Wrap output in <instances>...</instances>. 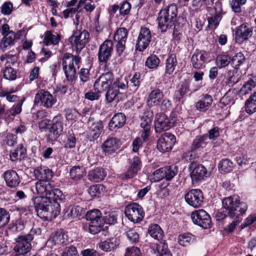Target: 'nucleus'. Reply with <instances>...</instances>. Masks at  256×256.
<instances>
[{"label": "nucleus", "instance_id": "obj_19", "mask_svg": "<svg viewBox=\"0 0 256 256\" xmlns=\"http://www.w3.org/2000/svg\"><path fill=\"white\" fill-rule=\"evenodd\" d=\"M208 57V54L206 52L198 50H196L191 58L192 67L196 69L201 68L204 66Z\"/></svg>", "mask_w": 256, "mask_h": 256}, {"label": "nucleus", "instance_id": "obj_4", "mask_svg": "<svg viewBox=\"0 0 256 256\" xmlns=\"http://www.w3.org/2000/svg\"><path fill=\"white\" fill-rule=\"evenodd\" d=\"M41 232L39 228H32L30 232L26 236H20L16 239L15 246L14 248V252L18 254H26L32 248L30 242L34 236H38Z\"/></svg>", "mask_w": 256, "mask_h": 256}, {"label": "nucleus", "instance_id": "obj_25", "mask_svg": "<svg viewBox=\"0 0 256 256\" xmlns=\"http://www.w3.org/2000/svg\"><path fill=\"white\" fill-rule=\"evenodd\" d=\"M164 98V94L159 89H154L150 92L147 98L146 103L149 106H159Z\"/></svg>", "mask_w": 256, "mask_h": 256}, {"label": "nucleus", "instance_id": "obj_5", "mask_svg": "<svg viewBox=\"0 0 256 256\" xmlns=\"http://www.w3.org/2000/svg\"><path fill=\"white\" fill-rule=\"evenodd\" d=\"M53 184L50 180L38 181L36 184V188L38 192L45 195L52 200H61L62 196V192L58 188H54Z\"/></svg>", "mask_w": 256, "mask_h": 256}, {"label": "nucleus", "instance_id": "obj_17", "mask_svg": "<svg viewBox=\"0 0 256 256\" xmlns=\"http://www.w3.org/2000/svg\"><path fill=\"white\" fill-rule=\"evenodd\" d=\"M152 39L151 32L146 28H142L138 35L136 48L140 52L144 50L149 45Z\"/></svg>", "mask_w": 256, "mask_h": 256}, {"label": "nucleus", "instance_id": "obj_30", "mask_svg": "<svg viewBox=\"0 0 256 256\" xmlns=\"http://www.w3.org/2000/svg\"><path fill=\"white\" fill-rule=\"evenodd\" d=\"M34 173L38 181L50 180L53 176L52 170L44 166L37 168L34 170Z\"/></svg>", "mask_w": 256, "mask_h": 256}, {"label": "nucleus", "instance_id": "obj_6", "mask_svg": "<svg viewBox=\"0 0 256 256\" xmlns=\"http://www.w3.org/2000/svg\"><path fill=\"white\" fill-rule=\"evenodd\" d=\"M124 214L128 218L134 223L141 222L145 214L142 207L137 203L128 205L125 208Z\"/></svg>", "mask_w": 256, "mask_h": 256}, {"label": "nucleus", "instance_id": "obj_32", "mask_svg": "<svg viewBox=\"0 0 256 256\" xmlns=\"http://www.w3.org/2000/svg\"><path fill=\"white\" fill-rule=\"evenodd\" d=\"M208 134H207L196 136L193 140L191 146L192 152H196L206 147L207 144Z\"/></svg>", "mask_w": 256, "mask_h": 256}, {"label": "nucleus", "instance_id": "obj_14", "mask_svg": "<svg viewBox=\"0 0 256 256\" xmlns=\"http://www.w3.org/2000/svg\"><path fill=\"white\" fill-rule=\"evenodd\" d=\"M128 36V31L125 28H118L114 33V40L116 44V52L118 56L122 55L126 48V42Z\"/></svg>", "mask_w": 256, "mask_h": 256}, {"label": "nucleus", "instance_id": "obj_3", "mask_svg": "<svg viewBox=\"0 0 256 256\" xmlns=\"http://www.w3.org/2000/svg\"><path fill=\"white\" fill-rule=\"evenodd\" d=\"M81 58L78 56H73L72 54H64L62 60V68L66 79L68 81H73L76 78L75 66L79 68Z\"/></svg>", "mask_w": 256, "mask_h": 256}, {"label": "nucleus", "instance_id": "obj_34", "mask_svg": "<svg viewBox=\"0 0 256 256\" xmlns=\"http://www.w3.org/2000/svg\"><path fill=\"white\" fill-rule=\"evenodd\" d=\"M178 64L176 54H172L170 55L166 62V74H172L178 67Z\"/></svg>", "mask_w": 256, "mask_h": 256}, {"label": "nucleus", "instance_id": "obj_42", "mask_svg": "<svg viewBox=\"0 0 256 256\" xmlns=\"http://www.w3.org/2000/svg\"><path fill=\"white\" fill-rule=\"evenodd\" d=\"M15 32L13 31H10L4 36L2 40V45L6 50L14 44L15 39Z\"/></svg>", "mask_w": 256, "mask_h": 256}, {"label": "nucleus", "instance_id": "obj_35", "mask_svg": "<svg viewBox=\"0 0 256 256\" xmlns=\"http://www.w3.org/2000/svg\"><path fill=\"white\" fill-rule=\"evenodd\" d=\"M68 240V236L62 231H57L54 236L49 238L48 242L52 245H56L58 244H64Z\"/></svg>", "mask_w": 256, "mask_h": 256}, {"label": "nucleus", "instance_id": "obj_59", "mask_svg": "<svg viewBox=\"0 0 256 256\" xmlns=\"http://www.w3.org/2000/svg\"><path fill=\"white\" fill-rule=\"evenodd\" d=\"M164 172L163 168L156 170L150 176V180L152 182H158L164 178Z\"/></svg>", "mask_w": 256, "mask_h": 256}, {"label": "nucleus", "instance_id": "obj_49", "mask_svg": "<svg viewBox=\"0 0 256 256\" xmlns=\"http://www.w3.org/2000/svg\"><path fill=\"white\" fill-rule=\"evenodd\" d=\"M164 178L166 180H171L177 174L178 170L176 166H171L163 168Z\"/></svg>", "mask_w": 256, "mask_h": 256}, {"label": "nucleus", "instance_id": "obj_46", "mask_svg": "<svg viewBox=\"0 0 256 256\" xmlns=\"http://www.w3.org/2000/svg\"><path fill=\"white\" fill-rule=\"evenodd\" d=\"M231 61V58L228 54H219L216 58V64L219 68L228 66Z\"/></svg>", "mask_w": 256, "mask_h": 256}, {"label": "nucleus", "instance_id": "obj_51", "mask_svg": "<svg viewBox=\"0 0 256 256\" xmlns=\"http://www.w3.org/2000/svg\"><path fill=\"white\" fill-rule=\"evenodd\" d=\"M183 19L180 17H177L174 22L173 35L175 37H178L181 34V31L183 28Z\"/></svg>", "mask_w": 256, "mask_h": 256}, {"label": "nucleus", "instance_id": "obj_63", "mask_svg": "<svg viewBox=\"0 0 256 256\" xmlns=\"http://www.w3.org/2000/svg\"><path fill=\"white\" fill-rule=\"evenodd\" d=\"M245 111L249 114H252L256 112V103L248 98L245 102Z\"/></svg>", "mask_w": 256, "mask_h": 256}, {"label": "nucleus", "instance_id": "obj_36", "mask_svg": "<svg viewBox=\"0 0 256 256\" xmlns=\"http://www.w3.org/2000/svg\"><path fill=\"white\" fill-rule=\"evenodd\" d=\"M149 234L158 241L161 240L164 236V232L161 228L157 224H152L148 228Z\"/></svg>", "mask_w": 256, "mask_h": 256}, {"label": "nucleus", "instance_id": "obj_13", "mask_svg": "<svg viewBox=\"0 0 256 256\" xmlns=\"http://www.w3.org/2000/svg\"><path fill=\"white\" fill-rule=\"evenodd\" d=\"M114 50V44L110 40H105L100 45L98 53V58L99 62L107 63L112 56Z\"/></svg>", "mask_w": 256, "mask_h": 256}, {"label": "nucleus", "instance_id": "obj_33", "mask_svg": "<svg viewBox=\"0 0 256 256\" xmlns=\"http://www.w3.org/2000/svg\"><path fill=\"white\" fill-rule=\"evenodd\" d=\"M152 122V116H143L142 118L140 126L143 129V130L141 136L144 141H145L149 136Z\"/></svg>", "mask_w": 256, "mask_h": 256}, {"label": "nucleus", "instance_id": "obj_26", "mask_svg": "<svg viewBox=\"0 0 256 256\" xmlns=\"http://www.w3.org/2000/svg\"><path fill=\"white\" fill-rule=\"evenodd\" d=\"M120 244V240L116 238H108L98 244V247L102 251L110 252L114 250Z\"/></svg>", "mask_w": 256, "mask_h": 256}, {"label": "nucleus", "instance_id": "obj_28", "mask_svg": "<svg viewBox=\"0 0 256 256\" xmlns=\"http://www.w3.org/2000/svg\"><path fill=\"white\" fill-rule=\"evenodd\" d=\"M126 121V116L124 114L119 112L115 114L108 124L109 130H114L122 127Z\"/></svg>", "mask_w": 256, "mask_h": 256}, {"label": "nucleus", "instance_id": "obj_39", "mask_svg": "<svg viewBox=\"0 0 256 256\" xmlns=\"http://www.w3.org/2000/svg\"><path fill=\"white\" fill-rule=\"evenodd\" d=\"M178 241L183 246L190 245L195 241V236L190 233H184L179 235Z\"/></svg>", "mask_w": 256, "mask_h": 256}, {"label": "nucleus", "instance_id": "obj_45", "mask_svg": "<svg viewBox=\"0 0 256 256\" xmlns=\"http://www.w3.org/2000/svg\"><path fill=\"white\" fill-rule=\"evenodd\" d=\"M76 138L72 130H68L66 134V138L64 141L66 148H74L76 144Z\"/></svg>", "mask_w": 256, "mask_h": 256}, {"label": "nucleus", "instance_id": "obj_55", "mask_svg": "<svg viewBox=\"0 0 256 256\" xmlns=\"http://www.w3.org/2000/svg\"><path fill=\"white\" fill-rule=\"evenodd\" d=\"M110 86L100 78H98L94 84V88L96 92L100 93L106 91Z\"/></svg>", "mask_w": 256, "mask_h": 256}, {"label": "nucleus", "instance_id": "obj_41", "mask_svg": "<svg viewBox=\"0 0 256 256\" xmlns=\"http://www.w3.org/2000/svg\"><path fill=\"white\" fill-rule=\"evenodd\" d=\"M26 148L22 144H18L17 148L14 150V152L10 154V160L14 162L18 159L22 158L26 154Z\"/></svg>", "mask_w": 256, "mask_h": 256}, {"label": "nucleus", "instance_id": "obj_58", "mask_svg": "<svg viewBox=\"0 0 256 256\" xmlns=\"http://www.w3.org/2000/svg\"><path fill=\"white\" fill-rule=\"evenodd\" d=\"M127 238L131 243H136L139 240L138 234L134 229H130L126 232Z\"/></svg>", "mask_w": 256, "mask_h": 256}, {"label": "nucleus", "instance_id": "obj_60", "mask_svg": "<svg viewBox=\"0 0 256 256\" xmlns=\"http://www.w3.org/2000/svg\"><path fill=\"white\" fill-rule=\"evenodd\" d=\"M10 214L6 210L0 208V228L6 226L9 222Z\"/></svg>", "mask_w": 256, "mask_h": 256}, {"label": "nucleus", "instance_id": "obj_10", "mask_svg": "<svg viewBox=\"0 0 256 256\" xmlns=\"http://www.w3.org/2000/svg\"><path fill=\"white\" fill-rule=\"evenodd\" d=\"M176 122V118H168L163 113L158 114L154 120V128L156 132L166 130L172 128Z\"/></svg>", "mask_w": 256, "mask_h": 256}, {"label": "nucleus", "instance_id": "obj_22", "mask_svg": "<svg viewBox=\"0 0 256 256\" xmlns=\"http://www.w3.org/2000/svg\"><path fill=\"white\" fill-rule=\"evenodd\" d=\"M4 178L6 186L11 188H16L20 182L18 174L14 170L6 171L4 174Z\"/></svg>", "mask_w": 256, "mask_h": 256}, {"label": "nucleus", "instance_id": "obj_9", "mask_svg": "<svg viewBox=\"0 0 256 256\" xmlns=\"http://www.w3.org/2000/svg\"><path fill=\"white\" fill-rule=\"evenodd\" d=\"M176 142V137L174 134L164 132L158 138L156 148L162 152H168L172 150Z\"/></svg>", "mask_w": 256, "mask_h": 256}, {"label": "nucleus", "instance_id": "obj_8", "mask_svg": "<svg viewBox=\"0 0 256 256\" xmlns=\"http://www.w3.org/2000/svg\"><path fill=\"white\" fill-rule=\"evenodd\" d=\"M64 130V124L61 116H55L52 120V124L48 128V132L46 136L48 142L56 140L62 134Z\"/></svg>", "mask_w": 256, "mask_h": 256}, {"label": "nucleus", "instance_id": "obj_56", "mask_svg": "<svg viewBox=\"0 0 256 256\" xmlns=\"http://www.w3.org/2000/svg\"><path fill=\"white\" fill-rule=\"evenodd\" d=\"M104 186L100 184H96L90 186L88 192L92 197H99L103 192Z\"/></svg>", "mask_w": 256, "mask_h": 256}, {"label": "nucleus", "instance_id": "obj_15", "mask_svg": "<svg viewBox=\"0 0 256 256\" xmlns=\"http://www.w3.org/2000/svg\"><path fill=\"white\" fill-rule=\"evenodd\" d=\"M184 198L188 204L194 208L200 206L204 201L203 194L200 189L190 190L185 194Z\"/></svg>", "mask_w": 256, "mask_h": 256}, {"label": "nucleus", "instance_id": "obj_48", "mask_svg": "<svg viewBox=\"0 0 256 256\" xmlns=\"http://www.w3.org/2000/svg\"><path fill=\"white\" fill-rule=\"evenodd\" d=\"M86 218L87 220L92 222L98 220H103L102 217V213L98 209H94L87 212L86 215Z\"/></svg>", "mask_w": 256, "mask_h": 256}, {"label": "nucleus", "instance_id": "obj_43", "mask_svg": "<svg viewBox=\"0 0 256 256\" xmlns=\"http://www.w3.org/2000/svg\"><path fill=\"white\" fill-rule=\"evenodd\" d=\"M104 220H98L90 222L88 224V232L92 234H96L100 232L104 226Z\"/></svg>", "mask_w": 256, "mask_h": 256}, {"label": "nucleus", "instance_id": "obj_53", "mask_svg": "<svg viewBox=\"0 0 256 256\" xmlns=\"http://www.w3.org/2000/svg\"><path fill=\"white\" fill-rule=\"evenodd\" d=\"M232 64L235 68H238L239 66L244 64L246 58L244 55L240 52L236 53L231 59Z\"/></svg>", "mask_w": 256, "mask_h": 256}, {"label": "nucleus", "instance_id": "obj_21", "mask_svg": "<svg viewBox=\"0 0 256 256\" xmlns=\"http://www.w3.org/2000/svg\"><path fill=\"white\" fill-rule=\"evenodd\" d=\"M130 164V166L124 174V176L126 178L134 177L140 170L142 166V162L140 158L136 156L132 158Z\"/></svg>", "mask_w": 256, "mask_h": 256}, {"label": "nucleus", "instance_id": "obj_1", "mask_svg": "<svg viewBox=\"0 0 256 256\" xmlns=\"http://www.w3.org/2000/svg\"><path fill=\"white\" fill-rule=\"evenodd\" d=\"M177 14V6L174 4H170L160 11L158 21V28L162 32H166L171 28L178 17Z\"/></svg>", "mask_w": 256, "mask_h": 256}, {"label": "nucleus", "instance_id": "obj_44", "mask_svg": "<svg viewBox=\"0 0 256 256\" xmlns=\"http://www.w3.org/2000/svg\"><path fill=\"white\" fill-rule=\"evenodd\" d=\"M218 167L221 172H230L234 168V164L230 160L225 158L220 162Z\"/></svg>", "mask_w": 256, "mask_h": 256}, {"label": "nucleus", "instance_id": "obj_37", "mask_svg": "<svg viewBox=\"0 0 256 256\" xmlns=\"http://www.w3.org/2000/svg\"><path fill=\"white\" fill-rule=\"evenodd\" d=\"M85 174V168L83 166H76L72 167L70 170V176L74 180L81 179Z\"/></svg>", "mask_w": 256, "mask_h": 256}, {"label": "nucleus", "instance_id": "obj_7", "mask_svg": "<svg viewBox=\"0 0 256 256\" xmlns=\"http://www.w3.org/2000/svg\"><path fill=\"white\" fill-rule=\"evenodd\" d=\"M89 33L86 30L76 31L68 38L72 47H75L77 52H80L88 42Z\"/></svg>", "mask_w": 256, "mask_h": 256}, {"label": "nucleus", "instance_id": "obj_31", "mask_svg": "<svg viewBox=\"0 0 256 256\" xmlns=\"http://www.w3.org/2000/svg\"><path fill=\"white\" fill-rule=\"evenodd\" d=\"M106 175V172L102 168H96L88 172V178L94 182H98L103 180Z\"/></svg>", "mask_w": 256, "mask_h": 256}, {"label": "nucleus", "instance_id": "obj_64", "mask_svg": "<svg viewBox=\"0 0 256 256\" xmlns=\"http://www.w3.org/2000/svg\"><path fill=\"white\" fill-rule=\"evenodd\" d=\"M142 252L140 249L136 246H130L126 250L124 256H141Z\"/></svg>", "mask_w": 256, "mask_h": 256}, {"label": "nucleus", "instance_id": "obj_20", "mask_svg": "<svg viewBox=\"0 0 256 256\" xmlns=\"http://www.w3.org/2000/svg\"><path fill=\"white\" fill-rule=\"evenodd\" d=\"M252 28L244 24L236 28V40L240 42L246 40L252 36Z\"/></svg>", "mask_w": 256, "mask_h": 256}, {"label": "nucleus", "instance_id": "obj_52", "mask_svg": "<svg viewBox=\"0 0 256 256\" xmlns=\"http://www.w3.org/2000/svg\"><path fill=\"white\" fill-rule=\"evenodd\" d=\"M24 100L25 98H23L18 104L14 105L12 107L6 112V114H8V116H14L19 114L22 112V106Z\"/></svg>", "mask_w": 256, "mask_h": 256}, {"label": "nucleus", "instance_id": "obj_2", "mask_svg": "<svg viewBox=\"0 0 256 256\" xmlns=\"http://www.w3.org/2000/svg\"><path fill=\"white\" fill-rule=\"evenodd\" d=\"M222 207L228 210V215L230 218L242 216L246 212L248 206L244 202H240L237 196H230L222 200Z\"/></svg>", "mask_w": 256, "mask_h": 256}, {"label": "nucleus", "instance_id": "obj_38", "mask_svg": "<svg viewBox=\"0 0 256 256\" xmlns=\"http://www.w3.org/2000/svg\"><path fill=\"white\" fill-rule=\"evenodd\" d=\"M60 40V34H53L51 31L47 30L44 33V43L46 46L50 44L56 45L58 44Z\"/></svg>", "mask_w": 256, "mask_h": 256}, {"label": "nucleus", "instance_id": "obj_62", "mask_svg": "<svg viewBox=\"0 0 256 256\" xmlns=\"http://www.w3.org/2000/svg\"><path fill=\"white\" fill-rule=\"evenodd\" d=\"M64 115L66 119L68 121H73L75 120L78 112L75 110L70 108H66L64 110Z\"/></svg>", "mask_w": 256, "mask_h": 256}, {"label": "nucleus", "instance_id": "obj_29", "mask_svg": "<svg viewBox=\"0 0 256 256\" xmlns=\"http://www.w3.org/2000/svg\"><path fill=\"white\" fill-rule=\"evenodd\" d=\"M212 101V97L210 95L202 94L201 98L196 102V108L200 112H206L211 106Z\"/></svg>", "mask_w": 256, "mask_h": 256}, {"label": "nucleus", "instance_id": "obj_40", "mask_svg": "<svg viewBox=\"0 0 256 256\" xmlns=\"http://www.w3.org/2000/svg\"><path fill=\"white\" fill-rule=\"evenodd\" d=\"M256 86V82L253 80L250 79L246 81L242 86L238 92V95L242 97L249 94Z\"/></svg>", "mask_w": 256, "mask_h": 256}, {"label": "nucleus", "instance_id": "obj_11", "mask_svg": "<svg viewBox=\"0 0 256 256\" xmlns=\"http://www.w3.org/2000/svg\"><path fill=\"white\" fill-rule=\"evenodd\" d=\"M191 218L194 224L204 229L210 228V217L204 210L200 209L193 212L191 214Z\"/></svg>", "mask_w": 256, "mask_h": 256}, {"label": "nucleus", "instance_id": "obj_54", "mask_svg": "<svg viewBox=\"0 0 256 256\" xmlns=\"http://www.w3.org/2000/svg\"><path fill=\"white\" fill-rule=\"evenodd\" d=\"M80 207L79 206H72L70 210H64V216L66 218H74L80 215Z\"/></svg>", "mask_w": 256, "mask_h": 256}, {"label": "nucleus", "instance_id": "obj_18", "mask_svg": "<svg viewBox=\"0 0 256 256\" xmlns=\"http://www.w3.org/2000/svg\"><path fill=\"white\" fill-rule=\"evenodd\" d=\"M58 201L52 200L40 218L46 220H52L55 218L60 213V205Z\"/></svg>", "mask_w": 256, "mask_h": 256}, {"label": "nucleus", "instance_id": "obj_57", "mask_svg": "<svg viewBox=\"0 0 256 256\" xmlns=\"http://www.w3.org/2000/svg\"><path fill=\"white\" fill-rule=\"evenodd\" d=\"M190 91V84L188 82H182L178 90V98L179 100L184 98L185 95Z\"/></svg>", "mask_w": 256, "mask_h": 256}, {"label": "nucleus", "instance_id": "obj_12", "mask_svg": "<svg viewBox=\"0 0 256 256\" xmlns=\"http://www.w3.org/2000/svg\"><path fill=\"white\" fill-rule=\"evenodd\" d=\"M190 168L191 170L190 176L192 184L201 182L208 176V170L202 164L192 162Z\"/></svg>", "mask_w": 256, "mask_h": 256}, {"label": "nucleus", "instance_id": "obj_27", "mask_svg": "<svg viewBox=\"0 0 256 256\" xmlns=\"http://www.w3.org/2000/svg\"><path fill=\"white\" fill-rule=\"evenodd\" d=\"M102 128V121L94 122L90 126L88 131L87 138L89 140L93 141L96 140L99 137Z\"/></svg>", "mask_w": 256, "mask_h": 256}, {"label": "nucleus", "instance_id": "obj_47", "mask_svg": "<svg viewBox=\"0 0 256 256\" xmlns=\"http://www.w3.org/2000/svg\"><path fill=\"white\" fill-rule=\"evenodd\" d=\"M160 62V60L158 56L154 54L150 56L145 62L146 66L150 69L156 68Z\"/></svg>", "mask_w": 256, "mask_h": 256}, {"label": "nucleus", "instance_id": "obj_24", "mask_svg": "<svg viewBox=\"0 0 256 256\" xmlns=\"http://www.w3.org/2000/svg\"><path fill=\"white\" fill-rule=\"evenodd\" d=\"M118 146V140L114 137H110L104 141L102 148L106 154L110 155L114 152Z\"/></svg>", "mask_w": 256, "mask_h": 256}, {"label": "nucleus", "instance_id": "obj_61", "mask_svg": "<svg viewBox=\"0 0 256 256\" xmlns=\"http://www.w3.org/2000/svg\"><path fill=\"white\" fill-rule=\"evenodd\" d=\"M16 72L11 67H6L4 70V77L10 80H12L16 78Z\"/></svg>", "mask_w": 256, "mask_h": 256}, {"label": "nucleus", "instance_id": "obj_50", "mask_svg": "<svg viewBox=\"0 0 256 256\" xmlns=\"http://www.w3.org/2000/svg\"><path fill=\"white\" fill-rule=\"evenodd\" d=\"M112 86L118 90H125L128 88V81L126 78L120 76L114 80Z\"/></svg>", "mask_w": 256, "mask_h": 256}, {"label": "nucleus", "instance_id": "obj_16", "mask_svg": "<svg viewBox=\"0 0 256 256\" xmlns=\"http://www.w3.org/2000/svg\"><path fill=\"white\" fill-rule=\"evenodd\" d=\"M56 100L48 91L40 90L36 94L34 104H40L46 108H50L56 103Z\"/></svg>", "mask_w": 256, "mask_h": 256}, {"label": "nucleus", "instance_id": "obj_23", "mask_svg": "<svg viewBox=\"0 0 256 256\" xmlns=\"http://www.w3.org/2000/svg\"><path fill=\"white\" fill-rule=\"evenodd\" d=\"M52 200L50 198L44 196L36 197L34 200V204L38 216L42 214L49 204Z\"/></svg>", "mask_w": 256, "mask_h": 256}]
</instances>
